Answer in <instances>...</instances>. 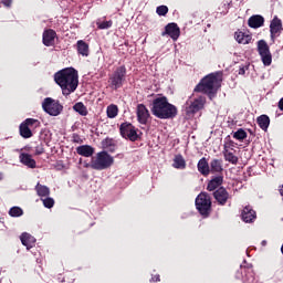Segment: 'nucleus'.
<instances>
[{"label":"nucleus","instance_id":"1","mask_svg":"<svg viewBox=\"0 0 283 283\" xmlns=\"http://www.w3.org/2000/svg\"><path fill=\"white\" fill-rule=\"evenodd\" d=\"M55 83L64 96H70L78 87V71L73 67L63 69L54 74Z\"/></svg>","mask_w":283,"mask_h":283},{"label":"nucleus","instance_id":"2","mask_svg":"<svg viewBox=\"0 0 283 283\" xmlns=\"http://www.w3.org/2000/svg\"><path fill=\"white\" fill-rule=\"evenodd\" d=\"M222 83V73H211L203 77L201 82L195 87L193 92H200L201 94H207L210 101L213 99L216 94H218V90H220V85Z\"/></svg>","mask_w":283,"mask_h":283},{"label":"nucleus","instance_id":"3","mask_svg":"<svg viewBox=\"0 0 283 283\" xmlns=\"http://www.w3.org/2000/svg\"><path fill=\"white\" fill-rule=\"evenodd\" d=\"M151 113L156 118L167 120L169 118H176L178 116V108L169 103L166 96L156 97L153 101Z\"/></svg>","mask_w":283,"mask_h":283},{"label":"nucleus","instance_id":"4","mask_svg":"<svg viewBox=\"0 0 283 283\" xmlns=\"http://www.w3.org/2000/svg\"><path fill=\"white\" fill-rule=\"evenodd\" d=\"M112 165H114V157L107 151H101L95 157H92L91 163L86 167H91V169H95L96 171H103L109 169Z\"/></svg>","mask_w":283,"mask_h":283},{"label":"nucleus","instance_id":"5","mask_svg":"<svg viewBox=\"0 0 283 283\" xmlns=\"http://www.w3.org/2000/svg\"><path fill=\"white\" fill-rule=\"evenodd\" d=\"M207 105V97L200 95L193 99H189L186 103V116L187 118H193L198 112L202 111V108Z\"/></svg>","mask_w":283,"mask_h":283},{"label":"nucleus","instance_id":"6","mask_svg":"<svg viewBox=\"0 0 283 283\" xmlns=\"http://www.w3.org/2000/svg\"><path fill=\"white\" fill-rule=\"evenodd\" d=\"M125 76H127V69H125V66L117 67L116 71L109 76V87L112 90H119V87H123Z\"/></svg>","mask_w":283,"mask_h":283},{"label":"nucleus","instance_id":"7","mask_svg":"<svg viewBox=\"0 0 283 283\" xmlns=\"http://www.w3.org/2000/svg\"><path fill=\"white\" fill-rule=\"evenodd\" d=\"M196 207L201 216L211 213V197L207 192H201L196 198Z\"/></svg>","mask_w":283,"mask_h":283},{"label":"nucleus","instance_id":"8","mask_svg":"<svg viewBox=\"0 0 283 283\" xmlns=\"http://www.w3.org/2000/svg\"><path fill=\"white\" fill-rule=\"evenodd\" d=\"M42 108L50 116H59L63 112V105L51 97H46L42 103Z\"/></svg>","mask_w":283,"mask_h":283},{"label":"nucleus","instance_id":"9","mask_svg":"<svg viewBox=\"0 0 283 283\" xmlns=\"http://www.w3.org/2000/svg\"><path fill=\"white\" fill-rule=\"evenodd\" d=\"M258 52L259 55L261 56L263 65L269 66L271 65V63H273V55L271 54V50L266 41L260 40L258 42Z\"/></svg>","mask_w":283,"mask_h":283},{"label":"nucleus","instance_id":"10","mask_svg":"<svg viewBox=\"0 0 283 283\" xmlns=\"http://www.w3.org/2000/svg\"><path fill=\"white\" fill-rule=\"evenodd\" d=\"M119 132L123 138H127L132 142L138 140V133L136 132V127L129 123H123L119 127Z\"/></svg>","mask_w":283,"mask_h":283},{"label":"nucleus","instance_id":"11","mask_svg":"<svg viewBox=\"0 0 283 283\" xmlns=\"http://www.w3.org/2000/svg\"><path fill=\"white\" fill-rule=\"evenodd\" d=\"M222 154L226 163H230V165H238L240 159L235 156V149L231 147V144L223 145Z\"/></svg>","mask_w":283,"mask_h":283},{"label":"nucleus","instance_id":"12","mask_svg":"<svg viewBox=\"0 0 283 283\" xmlns=\"http://www.w3.org/2000/svg\"><path fill=\"white\" fill-rule=\"evenodd\" d=\"M137 120L140 125H147V120H149V109L144 104L137 105Z\"/></svg>","mask_w":283,"mask_h":283},{"label":"nucleus","instance_id":"13","mask_svg":"<svg viewBox=\"0 0 283 283\" xmlns=\"http://www.w3.org/2000/svg\"><path fill=\"white\" fill-rule=\"evenodd\" d=\"M241 218L243 222L251 223L258 218V214L255 213V210L251 208V206H245L241 212Z\"/></svg>","mask_w":283,"mask_h":283},{"label":"nucleus","instance_id":"14","mask_svg":"<svg viewBox=\"0 0 283 283\" xmlns=\"http://www.w3.org/2000/svg\"><path fill=\"white\" fill-rule=\"evenodd\" d=\"M270 32L272 39L280 36V32H282V20H280L277 17H274V19L271 21Z\"/></svg>","mask_w":283,"mask_h":283},{"label":"nucleus","instance_id":"15","mask_svg":"<svg viewBox=\"0 0 283 283\" xmlns=\"http://www.w3.org/2000/svg\"><path fill=\"white\" fill-rule=\"evenodd\" d=\"M19 158H20V163L25 167H29V169H36V160L32 158V155L28 153H22L20 154Z\"/></svg>","mask_w":283,"mask_h":283},{"label":"nucleus","instance_id":"16","mask_svg":"<svg viewBox=\"0 0 283 283\" xmlns=\"http://www.w3.org/2000/svg\"><path fill=\"white\" fill-rule=\"evenodd\" d=\"M213 197H214V200H217V202H219V205H222V206L227 205V200H229L230 198L227 189L222 187L213 192Z\"/></svg>","mask_w":283,"mask_h":283},{"label":"nucleus","instance_id":"17","mask_svg":"<svg viewBox=\"0 0 283 283\" xmlns=\"http://www.w3.org/2000/svg\"><path fill=\"white\" fill-rule=\"evenodd\" d=\"M165 33L168 34L172 41H178V38L180 36V28H178V24L176 23H169L166 27Z\"/></svg>","mask_w":283,"mask_h":283},{"label":"nucleus","instance_id":"18","mask_svg":"<svg viewBox=\"0 0 283 283\" xmlns=\"http://www.w3.org/2000/svg\"><path fill=\"white\" fill-rule=\"evenodd\" d=\"M54 39H56V32L54 30L49 29L43 32V43L46 48L54 45Z\"/></svg>","mask_w":283,"mask_h":283},{"label":"nucleus","instance_id":"19","mask_svg":"<svg viewBox=\"0 0 283 283\" xmlns=\"http://www.w3.org/2000/svg\"><path fill=\"white\" fill-rule=\"evenodd\" d=\"M76 153L78 156H84V158H91V156H94V147L90 145H82L76 148Z\"/></svg>","mask_w":283,"mask_h":283},{"label":"nucleus","instance_id":"20","mask_svg":"<svg viewBox=\"0 0 283 283\" xmlns=\"http://www.w3.org/2000/svg\"><path fill=\"white\" fill-rule=\"evenodd\" d=\"M198 171L201 174V176H209V174H211V169L209 167V161H207V158L202 157L199 161H198Z\"/></svg>","mask_w":283,"mask_h":283},{"label":"nucleus","instance_id":"21","mask_svg":"<svg viewBox=\"0 0 283 283\" xmlns=\"http://www.w3.org/2000/svg\"><path fill=\"white\" fill-rule=\"evenodd\" d=\"M20 240L23 247H27L28 250L32 249V247H34V242H36V239H34V237L28 232L22 233Z\"/></svg>","mask_w":283,"mask_h":283},{"label":"nucleus","instance_id":"22","mask_svg":"<svg viewBox=\"0 0 283 283\" xmlns=\"http://www.w3.org/2000/svg\"><path fill=\"white\" fill-rule=\"evenodd\" d=\"M222 171H224L222 159H212L210 161V174H222Z\"/></svg>","mask_w":283,"mask_h":283},{"label":"nucleus","instance_id":"23","mask_svg":"<svg viewBox=\"0 0 283 283\" xmlns=\"http://www.w3.org/2000/svg\"><path fill=\"white\" fill-rule=\"evenodd\" d=\"M248 25L250 28H262L264 25V18L262 15H252L248 20Z\"/></svg>","mask_w":283,"mask_h":283},{"label":"nucleus","instance_id":"24","mask_svg":"<svg viewBox=\"0 0 283 283\" xmlns=\"http://www.w3.org/2000/svg\"><path fill=\"white\" fill-rule=\"evenodd\" d=\"M234 39L235 41H238L239 43H241L242 45H248V43H251V35L245 34L242 31H237L234 33Z\"/></svg>","mask_w":283,"mask_h":283},{"label":"nucleus","instance_id":"25","mask_svg":"<svg viewBox=\"0 0 283 283\" xmlns=\"http://www.w3.org/2000/svg\"><path fill=\"white\" fill-rule=\"evenodd\" d=\"M76 45H77L78 54H81L82 56H90V44L88 43H86L83 40H78Z\"/></svg>","mask_w":283,"mask_h":283},{"label":"nucleus","instance_id":"26","mask_svg":"<svg viewBox=\"0 0 283 283\" xmlns=\"http://www.w3.org/2000/svg\"><path fill=\"white\" fill-rule=\"evenodd\" d=\"M224 180V177L222 176H217L213 179H211L208 184V191H216V189H218V187H220V185H222Z\"/></svg>","mask_w":283,"mask_h":283},{"label":"nucleus","instance_id":"27","mask_svg":"<svg viewBox=\"0 0 283 283\" xmlns=\"http://www.w3.org/2000/svg\"><path fill=\"white\" fill-rule=\"evenodd\" d=\"M256 123L263 132H266V129H269V125H271V119L268 115H261L258 117Z\"/></svg>","mask_w":283,"mask_h":283},{"label":"nucleus","instance_id":"28","mask_svg":"<svg viewBox=\"0 0 283 283\" xmlns=\"http://www.w3.org/2000/svg\"><path fill=\"white\" fill-rule=\"evenodd\" d=\"M35 191L40 198H48L50 196V188L48 186H43L41 184H36Z\"/></svg>","mask_w":283,"mask_h":283},{"label":"nucleus","instance_id":"29","mask_svg":"<svg viewBox=\"0 0 283 283\" xmlns=\"http://www.w3.org/2000/svg\"><path fill=\"white\" fill-rule=\"evenodd\" d=\"M172 167H175V169H185V167H187V161H185L182 155L175 156Z\"/></svg>","mask_w":283,"mask_h":283},{"label":"nucleus","instance_id":"30","mask_svg":"<svg viewBox=\"0 0 283 283\" xmlns=\"http://www.w3.org/2000/svg\"><path fill=\"white\" fill-rule=\"evenodd\" d=\"M20 136H22V138H32V129L24 123L20 125Z\"/></svg>","mask_w":283,"mask_h":283},{"label":"nucleus","instance_id":"31","mask_svg":"<svg viewBox=\"0 0 283 283\" xmlns=\"http://www.w3.org/2000/svg\"><path fill=\"white\" fill-rule=\"evenodd\" d=\"M74 112H77L81 116H87V107L85 104L78 102L73 106Z\"/></svg>","mask_w":283,"mask_h":283},{"label":"nucleus","instance_id":"32","mask_svg":"<svg viewBox=\"0 0 283 283\" xmlns=\"http://www.w3.org/2000/svg\"><path fill=\"white\" fill-rule=\"evenodd\" d=\"M106 114L108 118H116L118 116V106L114 104L107 106Z\"/></svg>","mask_w":283,"mask_h":283},{"label":"nucleus","instance_id":"33","mask_svg":"<svg viewBox=\"0 0 283 283\" xmlns=\"http://www.w3.org/2000/svg\"><path fill=\"white\" fill-rule=\"evenodd\" d=\"M232 137L235 140H244L247 138V130L243 128H239L237 132L233 133Z\"/></svg>","mask_w":283,"mask_h":283},{"label":"nucleus","instance_id":"34","mask_svg":"<svg viewBox=\"0 0 283 283\" xmlns=\"http://www.w3.org/2000/svg\"><path fill=\"white\" fill-rule=\"evenodd\" d=\"M9 216H11V218H20V216H23V209L13 207L9 210Z\"/></svg>","mask_w":283,"mask_h":283},{"label":"nucleus","instance_id":"35","mask_svg":"<svg viewBox=\"0 0 283 283\" xmlns=\"http://www.w3.org/2000/svg\"><path fill=\"white\" fill-rule=\"evenodd\" d=\"M23 124L27 125V127H29L30 129H32V127H39V125H40L38 119H34V118H27L23 122Z\"/></svg>","mask_w":283,"mask_h":283},{"label":"nucleus","instance_id":"36","mask_svg":"<svg viewBox=\"0 0 283 283\" xmlns=\"http://www.w3.org/2000/svg\"><path fill=\"white\" fill-rule=\"evenodd\" d=\"M41 200L46 209L54 207V199L52 197L41 198Z\"/></svg>","mask_w":283,"mask_h":283},{"label":"nucleus","instance_id":"37","mask_svg":"<svg viewBox=\"0 0 283 283\" xmlns=\"http://www.w3.org/2000/svg\"><path fill=\"white\" fill-rule=\"evenodd\" d=\"M156 12L159 17H165L167 12H169V8H167V6H159L157 7Z\"/></svg>","mask_w":283,"mask_h":283},{"label":"nucleus","instance_id":"38","mask_svg":"<svg viewBox=\"0 0 283 283\" xmlns=\"http://www.w3.org/2000/svg\"><path fill=\"white\" fill-rule=\"evenodd\" d=\"M97 28L99 30H107L108 28H112V20L109 21H104V22H98Z\"/></svg>","mask_w":283,"mask_h":283},{"label":"nucleus","instance_id":"39","mask_svg":"<svg viewBox=\"0 0 283 283\" xmlns=\"http://www.w3.org/2000/svg\"><path fill=\"white\" fill-rule=\"evenodd\" d=\"M45 149L42 146L35 147V156H41V154H44Z\"/></svg>","mask_w":283,"mask_h":283},{"label":"nucleus","instance_id":"40","mask_svg":"<svg viewBox=\"0 0 283 283\" xmlns=\"http://www.w3.org/2000/svg\"><path fill=\"white\" fill-rule=\"evenodd\" d=\"M3 6H6L7 8H10V6H12V0H2Z\"/></svg>","mask_w":283,"mask_h":283},{"label":"nucleus","instance_id":"41","mask_svg":"<svg viewBox=\"0 0 283 283\" xmlns=\"http://www.w3.org/2000/svg\"><path fill=\"white\" fill-rule=\"evenodd\" d=\"M279 109L283 112V98H281L279 102Z\"/></svg>","mask_w":283,"mask_h":283},{"label":"nucleus","instance_id":"42","mask_svg":"<svg viewBox=\"0 0 283 283\" xmlns=\"http://www.w3.org/2000/svg\"><path fill=\"white\" fill-rule=\"evenodd\" d=\"M0 180H3V175L0 172Z\"/></svg>","mask_w":283,"mask_h":283}]
</instances>
